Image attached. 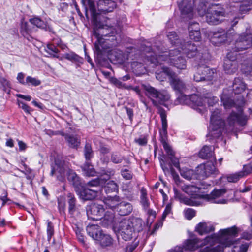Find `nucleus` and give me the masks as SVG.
I'll return each instance as SVG.
<instances>
[{
  "mask_svg": "<svg viewBox=\"0 0 252 252\" xmlns=\"http://www.w3.org/2000/svg\"><path fill=\"white\" fill-rule=\"evenodd\" d=\"M118 232L125 241L130 240L134 232L132 222L128 219H123L118 224Z\"/></svg>",
  "mask_w": 252,
  "mask_h": 252,
  "instance_id": "obj_13",
  "label": "nucleus"
},
{
  "mask_svg": "<svg viewBox=\"0 0 252 252\" xmlns=\"http://www.w3.org/2000/svg\"><path fill=\"white\" fill-rule=\"evenodd\" d=\"M246 88V84L240 79L235 78L233 83L232 90L234 94H240Z\"/></svg>",
  "mask_w": 252,
  "mask_h": 252,
  "instance_id": "obj_29",
  "label": "nucleus"
},
{
  "mask_svg": "<svg viewBox=\"0 0 252 252\" xmlns=\"http://www.w3.org/2000/svg\"><path fill=\"white\" fill-rule=\"evenodd\" d=\"M17 104L19 107L22 108L27 114H31V112L32 111V109L30 106L22 101L17 100Z\"/></svg>",
  "mask_w": 252,
  "mask_h": 252,
  "instance_id": "obj_51",
  "label": "nucleus"
},
{
  "mask_svg": "<svg viewBox=\"0 0 252 252\" xmlns=\"http://www.w3.org/2000/svg\"><path fill=\"white\" fill-rule=\"evenodd\" d=\"M215 74L214 70L203 64H199L194 75L196 82L208 81L212 80Z\"/></svg>",
  "mask_w": 252,
  "mask_h": 252,
  "instance_id": "obj_14",
  "label": "nucleus"
},
{
  "mask_svg": "<svg viewBox=\"0 0 252 252\" xmlns=\"http://www.w3.org/2000/svg\"><path fill=\"white\" fill-rule=\"evenodd\" d=\"M190 105L194 109L198 110L200 113H203L205 111V103L207 102L209 106H213L216 104L219 99L216 97L209 94L207 96L200 97L196 94L190 95L189 97Z\"/></svg>",
  "mask_w": 252,
  "mask_h": 252,
  "instance_id": "obj_12",
  "label": "nucleus"
},
{
  "mask_svg": "<svg viewBox=\"0 0 252 252\" xmlns=\"http://www.w3.org/2000/svg\"><path fill=\"white\" fill-rule=\"evenodd\" d=\"M67 198L69 214L72 217L79 216L81 213L80 205L77 204V200L74 195L69 193L67 195Z\"/></svg>",
  "mask_w": 252,
  "mask_h": 252,
  "instance_id": "obj_21",
  "label": "nucleus"
},
{
  "mask_svg": "<svg viewBox=\"0 0 252 252\" xmlns=\"http://www.w3.org/2000/svg\"><path fill=\"white\" fill-rule=\"evenodd\" d=\"M25 74L22 72L18 74L17 79L18 81L21 84L25 85V81L24 80Z\"/></svg>",
  "mask_w": 252,
  "mask_h": 252,
  "instance_id": "obj_60",
  "label": "nucleus"
},
{
  "mask_svg": "<svg viewBox=\"0 0 252 252\" xmlns=\"http://www.w3.org/2000/svg\"><path fill=\"white\" fill-rule=\"evenodd\" d=\"M239 252H247L248 249V245L246 244L241 245L239 247L236 248Z\"/></svg>",
  "mask_w": 252,
  "mask_h": 252,
  "instance_id": "obj_64",
  "label": "nucleus"
},
{
  "mask_svg": "<svg viewBox=\"0 0 252 252\" xmlns=\"http://www.w3.org/2000/svg\"><path fill=\"white\" fill-rule=\"evenodd\" d=\"M82 169L84 174L87 176H94L95 175L96 172L95 169L89 161H87L82 166Z\"/></svg>",
  "mask_w": 252,
  "mask_h": 252,
  "instance_id": "obj_38",
  "label": "nucleus"
},
{
  "mask_svg": "<svg viewBox=\"0 0 252 252\" xmlns=\"http://www.w3.org/2000/svg\"><path fill=\"white\" fill-rule=\"evenodd\" d=\"M166 70V72L169 75V82L172 88L176 92L180 93V95L178 98L179 102L189 105V103H190L189 97L190 95L187 96L183 94V92L186 89L185 83L172 70Z\"/></svg>",
  "mask_w": 252,
  "mask_h": 252,
  "instance_id": "obj_10",
  "label": "nucleus"
},
{
  "mask_svg": "<svg viewBox=\"0 0 252 252\" xmlns=\"http://www.w3.org/2000/svg\"><path fill=\"white\" fill-rule=\"evenodd\" d=\"M179 45L180 46L178 50H179L180 52L182 51L188 58H191L196 57V59L200 60V62L201 63L203 62L202 61L203 56L202 54L198 52L196 46L194 43L192 44L190 42H185L184 40L183 42H180Z\"/></svg>",
  "mask_w": 252,
  "mask_h": 252,
  "instance_id": "obj_16",
  "label": "nucleus"
},
{
  "mask_svg": "<svg viewBox=\"0 0 252 252\" xmlns=\"http://www.w3.org/2000/svg\"><path fill=\"white\" fill-rule=\"evenodd\" d=\"M172 207L170 204H168L162 215V220H164L166 216L171 213Z\"/></svg>",
  "mask_w": 252,
  "mask_h": 252,
  "instance_id": "obj_59",
  "label": "nucleus"
},
{
  "mask_svg": "<svg viewBox=\"0 0 252 252\" xmlns=\"http://www.w3.org/2000/svg\"><path fill=\"white\" fill-rule=\"evenodd\" d=\"M132 210V206L130 203L121 201L117 206L116 211L121 216H126L129 215Z\"/></svg>",
  "mask_w": 252,
  "mask_h": 252,
  "instance_id": "obj_26",
  "label": "nucleus"
},
{
  "mask_svg": "<svg viewBox=\"0 0 252 252\" xmlns=\"http://www.w3.org/2000/svg\"><path fill=\"white\" fill-rule=\"evenodd\" d=\"M30 21L32 25L41 29H45L46 27L45 22L38 17H34L30 19Z\"/></svg>",
  "mask_w": 252,
  "mask_h": 252,
  "instance_id": "obj_42",
  "label": "nucleus"
},
{
  "mask_svg": "<svg viewBox=\"0 0 252 252\" xmlns=\"http://www.w3.org/2000/svg\"><path fill=\"white\" fill-rule=\"evenodd\" d=\"M190 38L195 41H199L201 39V33L200 31L190 32L189 34Z\"/></svg>",
  "mask_w": 252,
  "mask_h": 252,
  "instance_id": "obj_56",
  "label": "nucleus"
},
{
  "mask_svg": "<svg viewBox=\"0 0 252 252\" xmlns=\"http://www.w3.org/2000/svg\"><path fill=\"white\" fill-rule=\"evenodd\" d=\"M96 241L103 247L110 246L113 244V239L110 235L102 232Z\"/></svg>",
  "mask_w": 252,
  "mask_h": 252,
  "instance_id": "obj_32",
  "label": "nucleus"
},
{
  "mask_svg": "<svg viewBox=\"0 0 252 252\" xmlns=\"http://www.w3.org/2000/svg\"><path fill=\"white\" fill-rule=\"evenodd\" d=\"M144 89L145 95L152 100L155 106L164 105L170 98V94L164 90L158 91L152 86L146 85L144 86Z\"/></svg>",
  "mask_w": 252,
  "mask_h": 252,
  "instance_id": "obj_11",
  "label": "nucleus"
},
{
  "mask_svg": "<svg viewBox=\"0 0 252 252\" xmlns=\"http://www.w3.org/2000/svg\"><path fill=\"white\" fill-rule=\"evenodd\" d=\"M121 201V199L119 196L115 195L114 196H108L104 199L103 202L109 208L116 210Z\"/></svg>",
  "mask_w": 252,
  "mask_h": 252,
  "instance_id": "obj_28",
  "label": "nucleus"
},
{
  "mask_svg": "<svg viewBox=\"0 0 252 252\" xmlns=\"http://www.w3.org/2000/svg\"><path fill=\"white\" fill-rule=\"evenodd\" d=\"M50 174L56 176L57 180L61 182L64 181L66 175L68 181L75 188V190L81 185L80 177L70 168V164L62 159L55 158L54 163L51 165Z\"/></svg>",
  "mask_w": 252,
  "mask_h": 252,
  "instance_id": "obj_6",
  "label": "nucleus"
},
{
  "mask_svg": "<svg viewBox=\"0 0 252 252\" xmlns=\"http://www.w3.org/2000/svg\"><path fill=\"white\" fill-rule=\"evenodd\" d=\"M56 45H57V42H55L47 44L46 47L45 48V51L51 56L58 58L59 56L58 54L59 50Z\"/></svg>",
  "mask_w": 252,
  "mask_h": 252,
  "instance_id": "obj_36",
  "label": "nucleus"
},
{
  "mask_svg": "<svg viewBox=\"0 0 252 252\" xmlns=\"http://www.w3.org/2000/svg\"><path fill=\"white\" fill-rule=\"evenodd\" d=\"M176 182L183 191L190 196V198L185 197L176 188H173L175 198L186 205L190 206L199 205L201 204V199L218 204H225L227 202L225 199H219L215 201L216 198L220 197L225 193V191L224 189H215L210 194L203 195L199 193L200 188L192 185H186L180 181H176Z\"/></svg>",
  "mask_w": 252,
  "mask_h": 252,
  "instance_id": "obj_2",
  "label": "nucleus"
},
{
  "mask_svg": "<svg viewBox=\"0 0 252 252\" xmlns=\"http://www.w3.org/2000/svg\"><path fill=\"white\" fill-rule=\"evenodd\" d=\"M41 84V81L36 78L31 76H28L25 80V85H32L33 86H39Z\"/></svg>",
  "mask_w": 252,
  "mask_h": 252,
  "instance_id": "obj_47",
  "label": "nucleus"
},
{
  "mask_svg": "<svg viewBox=\"0 0 252 252\" xmlns=\"http://www.w3.org/2000/svg\"><path fill=\"white\" fill-rule=\"evenodd\" d=\"M102 225L107 227L112 224L114 220V214L111 212H107L103 217H102Z\"/></svg>",
  "mask_w": 252,
  "mask_h": 252,
  "instance_id": "obj_39",
  "label": "nucleus"
},
{
  "mask_svg": "<svg viewBox=\"0 0 252 252\" xmlns=\"http://www.w3.org/2000/svg\"><path fill=\"white\" fill-rule=\"evenodd\" d=\"M64 57L66 59L71 61L79 62L80 57L74 53H66L64 55Z\"/></svg>",
  "mask_w": 252,
  "mask_h": 252,
  "instance_id": "obj_52",
  "label": "nucleus"
},
{
  "mask_svg": "<svg viewBox=\"0 0 252 252\" xmlns=\"http://www.w3.org/2000/svg\"><path fill=\"white\" fill-rule=\"evenodd\" d=\"M199 156L203 159H208L212 161H215L216 158L214 156V148L208 146H204L200 151Z\"/></svg>",
  "mask_w": 252,
  "mask_h": 252,
  "instance_id": "obj_25",
  "label": "nucleus"
},
{
  "mask_svg": "<svg viewBox=\"0 0 252 252\" xmlns=\"http://www.w3.org/2000/svg\"><path fill=\"white\" fill-rule=\"evenodd\" d=\"M166 70H171L168 67L163 66L162 68V71L159 73H156V78L160 81H163L166 79V76L169 77V75L166 72Z\"/></svg>",
  "mask_w": 252,
  "mask_h": 252,
  "instance_id": "obj_45",
  "label": "nucleus"
},
{
  "mask_svg": "<svg viewBox=\"0 0 252 252\" xmlns=\"http://www.w3.org/2000/svg\"><path fill=\"white\" fill-rule=\"evenodd\" d=\"M32 32V29L28 22L22 21L21 23L20 32L22 35L29 39L30 34Z\"/></svg>",
  "mask_w": 252,
  "mask_h": 252,
  "instance_id": "obj_33",
  "label": "nucleus"
},
{
  "mask_svg": "<svg viewBox=\"0 0 252 252\" xmlns=\"http://www.w3.org/2000/svg\"><path fill=\"white\" fill-rule=\"evenodd\" d=\"M121 175L122 177L126 180H130L132 178V174L131 172L126 169L121 171Z\"/></svg>",
  "mask_w": 252,
  "mask_h": 252,
  "instance_id": "obj_58",
  "label": "nucleus"
},
{
  "mask_svg": "<svg viewBox=\"0 0 252 252\" xmlns=\"http://www.w3.org/2000/svg\"><path fill=\"white\" fill-rule=\"evenodd\" d=\"M84 155L87 161H89L93 157V152L90 144L86 143L84 148Z\"/></svg>",
  "mask_w": 252,
  "mask_h": 252,
  "instance_id": "obj_46",
  "label": "nucleus"
},
{
  "mask_svg": "<svg viewBox=\"0 0 252 252\" xmlns=\"http://www.w3.org/2000/svg\"><path fill=\"white\" fill-rule=\"evenodd\" d=\"M104 182L102 181L99 178H97L88 182L86 185L89 187H98L102 186Z\"/></svg>",
  "mask_w": 252,
  "mask_h": 252,
  "instance_id": "obj_49",
  "label": "nucleus"
},
{
  "mask_svg": "<svg viewBox=\"0 0 252 252\" xmlns=\"http://www.w3.org/2000/svg\"><path fill=\"white\" fill-rule=\"evenodd\" d=\"M252 9V0H244L240 7V11L245 13Z\"/></svg>",
  "mask_w": 252,
  "mask_h": 252,
  "instance_id": "obj_44",
  "label": "nucleus"
},
{
  "mask_svg": "<svg viewBox=\"0 0 252 252\" xmlns=\"http://www.w3.org/2000/svg\"><path fill=\"white\" fill-rule=\"evenodd\" d=\"M62 135L64 137L70 147L77 148L79 145L80 139L76 136L68 134H63Z\"/></svg>",
  "mask_w": 252,
  "mask_h": 252,
  "instance_id": "obj_34",
  "label": "nucleus"
},
{
  "mask_svg": "<svg viewBox=\"0 0 252 252\" xmlns=\"http://www.w3.org/2000/svg\"><path fill=\"white\" fill-rule=\"evenodd\" d=\"M104 209L102 205L94 203L87 206L86 209L87 215L89 219L93 220H101L104 214Z\"/></svg>",
  "mask_w": 252,
  "mask_h": 252,
  "instance_id": "obj_18",
  "label": "nucleus"
},
{
  "mask_svg": "<svg viewBox=\"0 0 252 252\" xmlns=\"http://www.w3.org/2000/svg\"><path fill=\"white\" fill-rule=\"evenodd\" d=\"M185 216L188 220H191L195 215V211L192 208H188L184 211Z\"/></svg>",
  "mask_w": 252,
  "mask_h": 252,
  "instance_id": "obj_53",
  "label": "nucleus"
},
{
  "mask_svg": "<svg viewBox=\"0 0 252 252\" xmlns=\"http://www.w3.org/2000/svg\"><path fill=\"white\" fill-rule=\"evenodd\" d=\"M105 27L100 28L98 32L94 31L93 35L97 38L94 43L95 49L98 53H100L102 49H110L117 45L118 42L115 34L121 32V26L119 24L116 26Z\"/></svg>",
  "mask_w": 252,
  "mask_h": 252,
  "instance_id": "obj_5",
  "label": "nucleus"
},
{
  "mask_svg": "<svg viewBox=\"0 0 252 252\" xmlns=\"http://www.w3.org/2000/svg\"><path fill=\"white\" fill-rule=\"evenodd\" d=\"M232 50L240 51L252 47V34L244 33L239 36L234 43Z\"/></svg>",
  "mask_w": 252,
  "mask_h": 252,
  "instance_id": "obj_17",
  "label": "nucleus"
},
{
  "mask_svg": "<svg viewBox=\"0 0 252 252\" xmlns=\"http://www.w3.org/2000/svg\"><path fill=\"white\" fill-rule=\"evenodd\" d=\"M113 174L111 173V172H108V173H105L103 175H101V177L99 178L102 181L104 182V184H105L106 181L109 179L110 178V176Z\"/></svg>",
  "mask_w": 252,
  "mask_h": 252,
  "instance_id": "obj_62",
  "label": "nucleus"
},
{
  "mask_svg": "<svg viewBox=\"0 0 252 252\" xmlns=\"http://www.w3.org/2000/svg\"><path fill=\"white\" fill-rule=\"evenodd\" d=\"M159 113L162 121V129L159 130L160 141L162 144L164 149H167V148L171 147L166 142L167 137L166 114L165 110L162 108L159 109Z\"/></svg>",
  "mask_w": 252,
  "mask_h": 252,
  "instance_id": "obj_19",
  "label": "nucleus"
},
{
  "mask_svg": "<svg viewBox=\"0 0 252 252\" xmlns=\"http://www.w3.org/2000/svg\"><path fill=\"white\" fill-rule=\"evenodd\" d=\"M113 83L116 86L119 88L124 87L125 84L117 79H114L112 80Z\"/></svg>",
  "mask_w": 252,
  "mask_h": 252,
  "instance_id": "obj_63",
  "label": "nucleus"
},
{
  "mask_svg": "<svg viewBox=\"0 0 252 252\" xmlns=\"http://www.w3.org/2000/svg\"><path fill=\"white\" fill-rule=\"evenodd\" d=\"M86 8V16L88 18L87 8L90 10L92 19L94 23H97V16L101 13L112 12L116 7L115 2L112 0H98L95 3L94 0H81Z\"/></svg>",
  "mask_w": 252,
  "mask_h": 252,
  "instance_id": "obj_7",
  "label": "nucleus"
},
{
  "mask_svg": "<svg viewBox=\"0 0 252 252\" xmlns=\"http://www.w3.org/2000/svg\"><path fill=\"white\" fill-rule=\"evenodd\" d=\"M217 244L218 245L215 247L214 246H206L201 252H222L224 247H230L233 244V241L232 240V243L229 245L223 244L220 241H218Z\"/></svg>",
  "mask_w": 252,
  "mask_h": 252,
  "instance_id": "obj_30",
  "label": "nucleus"
},
{
  "mask_svg": "<svg viewBox=\"0 0 252 252\" xmlns=\"http://www.w3.org/2000/svg\"><path fill=\"white\" fill-rule=\"evenodd\" d=\"M227 90H223L222 96L221 101L225 109H229L231 107H236L237 110V113L233 111L228 118V125L230 127L233 126L236 123H238L241 126H244L247 120V118L243 114L242 106L244 104V101L242 100L238 106L230 98L228 97Z\"/></svg>",
  "mask_w": 252,
  "mask_h": 252,
  "instance_id": "obj_8",
  "label": "nucleus"
},
{
  "mask_svg": "<svg viewBox=\"0 0 252 252\" xmlns=\"http://www.w3.org/2000/svg\"><path fill=\"white\" fill-rule=\"evenodd\" d=\"M47 240L48 241H50L52 237L54 236L55 233L54 230V226L53 223L49 221V220H47Z\"/></svg>",
  "mask_w": 252,
  "mask_h": 252,
  "instance_id": "obj_43",
  "label": "nucleus"
},
{
  "mask_svg": "<svg viewBox=\"0 0 252 252\" xmlns=\"http://www.w3.org/2000/svg\"><path fill=\"white\" fill-rule=\"evenodd\" d=\"M189 32H194L200 31V27L198 23H192L189 24Z\"/></svg>",
  "mask_w": 252,
  "mask_h": 252,
  "instance_id": "obj_55",
  "label": "nucleus"
},
{
  "mask_svg": "<svg viewBox=\"0 0 252 252\" xmlns=\"http://www.w3.org/2000/svg\"><path fill=\"white\" fill-rule=\"evenodd\" d=\"M196 231L201 235L210 233L214 230V227L205 222H200L195 227Z\"/></svg>",
  "mask_w": 252,
  "mask_h": 252,
  "instance_id": "obj_31",
  "label": "nucleus"
},
{
  "mask_svg": "<svg viewBox=\"0 0 252 252\" xmlns=\"http://www.w3.org/2000/svg\"><path fill=\"white\" fill-rule=\"evenodd\" d=\"M180 174L182 177L188 180L196 179L198 177L197 172L195 173L194 170L187 168L181 170Z\"/></svg>",
  "mask_w": 252,
  "mask_h": 252,
  "instance_id": "obj_35",
  "label": "nucleus"
},
{
  "mask_svg": "<svg viewBox=\"0 0 252 252\" xmlns=\"http://www.w3.org/2000/svg\"><path fill=\"white\" fill-rule=\"evenodd\" d=\"M244 177V174L241 172L231 174L227 177V180L229 182H236L240 178Z\"/></svg>",
  "mask_w": 252,
  "mask_h": 252,
  "instance_id": "obj_50",
  "label": "nucleus"
},
{
  "mask_svg": "<svg viewBox=\"0 0 252 252\" xmlns=\"http://www.w3.org/2000/svg\"><path fill=\"white\" fill-rule=\"evenodd\" d=\"M168 38L170 40L171 43L175 46L177 47L176 50H178L180 47V43L179 42H183L184 40L178 38L176 33L175 32H168L167 34Z\"/></svg>",
  "mask_w": 252,
  "mask_h": 252,
  "instance_id": "obj_37",
  "label": "nucleus"
},
{
  "mask_svg": "<svg viewBox=\"0 0 252 252\" xmlns=\"http://www.w3.org/2000/svg\"><path fill=\"white\" fill-rule=\"evenodd\" d=\"M223 68L227 74H232L237 69V63L236 57L233 56L232 59H225L224 61Z\"/></svg>",
  "mask_w": 252,
  "mask_h": 252,
  "instance_id": "obj_24",
  "label": "nucleus"
},
{
  "mask_svg": "<svg viewBox=\"0 0 252 252\" xmlns=\"http://www.w3.org/2000/svg\"><path fill=\"white\" fill-rule=\"evenodd\" d=\"M229 38L228 35L224 30H220L214 32L211 38V41L215 44L221 43L228 40Z\"/></svg>",
  "mask_w": 252,
  "mask_h": 252,
  "instance_id": "obj_23",
  "label": "nucleus"
},
{
  "mask_svg": "<svg viewBox=\"0 0 252 252\" xmlns=\"http://www.w3.org/2000/svg\"><path fill=\"white\" fill-rule=\"evenodd\" d=\"M215 163H216V159L215 161L209 160L206 163L199 165L196 169L198 177L204 178L213 174L216 170Z\"/></svg>",
  "mask_w": 252,
  "mask_h": 252,
  "instance_id": "obj_20",
  "label": "nucleus"
},
{
  "mask_svg": "<svg viewBox=\"0 0 252 252\" xmlns=\"http://www.w3.org/2000/svg\"><path fill=\"white\" fill-rule=\"evenodd\" d=\"M76 192L79 198L84 201L91 200L94 199L98 194V191L83 187L76 190Z\"/></svg>",
  "mask_w": 252,
  "mask_h": 252,
  "instance_id": "obj_22",
  "label": "nucleus"
},
{
  "mask_svg": "<svg viewBox=\"0 0 252 252\" xmlns=\"http://www.w3.org/2000/svg\"><path fill=\"white\" fill-rule=\"evenodd\" d=\"M152 50L150 47H146L143 51L147 53L146 55L148 61L151 63L157 66L162 63V62H166L167 63L173 65L179 69L186 68V61L181 56H179L180 53L179 50L173 49L170 50L169 53L165 52L161 55H158V57L154 52H151Z\"/></svg>",
  "mask_w": 252,
  "mask_h": 252,
  "instance_id": "obj_4",
  "label": "nucleus"
},
{
  "mask_svg": "<svg viewBox=\"0 0 252 252\" xmlns=\"http://www.w3.org/2000/svg\"><path fill=\"white\" fill-rule=\"evenodd\" d=\"M134 142L141 146H145L147 144L148 139L147 137L141 136L134 139Z\"/></svg>",
  "mask_w": 252,
  "mask_h": 252,
  "instance_id": "obj_54",
  "label": "nucleus"
},
{
  "mask_svg": "<svg viewBox=\"0 0 252 252\" xmlns=\"http://www.w3.org/2000/svg\"><path fill=\"white\" fill-rule=\"evenodd\" d=\"M252 172V162L243 167V171L241 172L244 176L250 174Z\"/></svg>",
  "mask_w": 252,
  "mask_h": 252,
  "instance_id": "obj_57",
  "label": "nucleus"
},
{
  "mask_svg": "<svg viewBox=\"0 0 252 252\" xmlns=\"http://www.w3.org/2000/svg\"><path fill=\"white\" fill-rule=\"evenodd\" d=\"M221 116V111L219 109H216L212 112L209 126V128L211 129V131L207 136H210L213 138H218L224 132L225 129H227L228 126L225 125Z\"/></svg>",
  "mask_w": 252,
  "mask_h": 252,
  "instance_id": "obj_9",
  "label": "nucleus"
},
{
  "mask_svg": "<svg viewBox=\"0 0 252 252\" xmlns=\"http://www.w3.org/2000/svg\"><path fill=\"white\" fill-rule=\"evenodd\" d=\"M205 0H182L179 2L178 6L181 11V17L185 20L190 19L194 16V6L199 2L197 10L200 16L206 14V20L211 25L220 23L225 16V9L218 4H211Z\"/></svg>",
  "mask_w": 252,
  "mask_h": 252,
  "instance_id": "obj_1",
  "label": "nucleus"
},
{
  "mask_svg": "<svg viewBox=\"0 0 252 252\" xmlns=\"http://www.w3.org/2000/svg\"><path fill=\"white\" fill-rule=\"evenodd\" d=\"M167 155V157L165 158V160L160 159V164L163 169L165 172L168 171L169 168L171 170L173 169L172 166L173 165L177 168H179V160L178 158H176L174 156V152L172 150L171 147L164 149Z\"/></svg>",
  "mask_w": 252,
  "mask_h": 252,
  "instance_id": "obj_15",
  "label": "nucleus"
},
{
  "mask_svg": "<svg viewBox=\"0 0 252 252\" xmlns=\"http://www.w3.org/2000/svg\"><path fill=\"white\" fill-rule=\"evenodd\" d=\"M122 191L124 195L128 199H130L133 197V191L132 186L130 183L128 185L126 184L122 186Z\"/></svg>",
  "mask_w": 252,
  "mask_h": 252,
  "instance_id": "obj_40",
  "label": "nucleus"
},
{
  "mask_svg": "<svg viewBox=\"0 0 252 252\" xmlns=\"http://www.w3.org/2000/svg\"><path fill=\"white\" fill-rule=\"evenodd\" d=\"M239 231V228L233 226L220 230L218 234L214 233L208 236L203 240L198 238L188 240L185 244L183 249L185 252L187 250L193 251L206 245L207 246H214L219 241H220L223 244L229 245L232 243V237L237 236Z\"/></svg>",
  "mask_w": 252,
  "mask_h": 252,
  "instance_id": "obj_3",
  "label": "nucleus"
},
{
  "mask_svg": "<svg viewBox=\"0 0 252 252\" xmlns=\"http://www.w3.org/2000/svg\"><path fill=\"white\" fill-rule=\"evenodd\" d=\"M140 200L141 203L142 204L143 207L145 209L148 208L149 206V202L147 197L140 198Z\"/></svg>",
  "mask_w": 252,
  "mask_h": 252,
  "instance_id": "obj_61",
  "label": "nucleus"
},
{
  "mask_svg": "<svg viewBox=\"0 0 252 252\" xmlns=\"http://www.w3.org/2000/svg\"><path fill=\"white\" fill-rule=\"evenodd\" d=\"M87 234L94 240L96 241L102 233L101 228L97 225H89L86 227Z\"/></svg>",
  "mask_w": 252,
  "mask_h": 252,
  "instance_id": "obj_27",
  "label": "nucleus"
},
{
  "mask_svg": "<svg viewBox=\"0 0 252 252\" xmlns=\"http://www.w3.org/2000/svg\"><path fill=\"white\" fill-rule=\"evenodd\" d=\"M104 190L106 193L116 192L118 190V185L113 181H110L105 186Z\"/></svg>",
  "mask_w": 252,
  "mask_h": 252,
  "instance_id": "obj_41",
  "label": "nucleus"
},
{
  "mask_svg": "<svg viewBox=\"0 0 252 252\" xmlns=\"http://www.w3.org/2000/svg\"><path fill=\"white\" fill-rule=\"evenodd\" d=\"M124 157L119 153H113L111 155V161L114 163H120L122 162Z\"/></svg>",
  "mask_w": 252,
  "mask_h": 252,
  "instance_id": "obj_48",
  "label": "nucleus"
}]
</instances>
